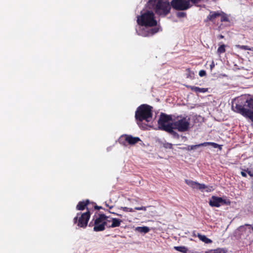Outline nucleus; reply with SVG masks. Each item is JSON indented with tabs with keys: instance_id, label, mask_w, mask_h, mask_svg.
I'll list each match as a JSON object with an SVG mask.
<instances>
[{
	"instance_id": "c9c22d12",
	"label": "nucleus",
	"mask_w": 253,
	"mask_h": 253,
	"mask_svg": "<svg viewBox=\"0 0 253 253\" xmlns=\"http://www.w3.org/2000/svg\"><path fill=\"white\" fill-rule=\"evenodd\" d=\"M241 48L242 49H244V50H249L250 49L248 46H247V45H242V46H241Z\"/></svg>"
},
{
	"instance_id": "2eb2a0df",
	"label": "nucleus",
	"mask_w": 253,
	"mask_h": 253,
	"mask_svg": "<svg viewBox=\"0 0 253 253\" xmlns=\"http://www.w3.org/2000/svg\"><path fill=\"white\" fill-rule=\"evenodd\" d=\"M220 11H210L209 15L207 16V20L214 23L215 19L219 17L220 15Z\"/></svg>"
},
{
	"instance_id": "f03ea898",
	"label": "nucleus",
	"mask_w": 253,
	"mask_h": 253,
	"mask_svg": "<svg viewBox=\"0 0 253 253\" xmlns=\"http://www.w3.org/2000/svg\"><path fill=\"white\" fill-rule=\"evenodd\" d=\"M147 6L149 9H153L157 15L161 17L167 15L171 9L169 2L163 0H149Z\"/></svg>"
},
{
	"instance_id": "b1692460",
	"label": "nucleus",
	"mask_w": 253,
	"mask_h": 253,
	"mask_svg": "<svg viewBox=\"0 0 253 253\" xmlns=\"http://www.w3.org/2000/svg\"><path fill=\"white\" fill-rule=\"evenodd\" d=\"M205 253H226V252L223 249L218 248L215 250H211L206 252Z\"/></svg>"
},
{
	"instance_id": "37998d69",
	"label": "nucleus",
	"mask_w": 253,
	"mask_h": 253,
	"mask_svg": "<svg viewBox=\"0 0 253 253\" xmlns=\"http://www.w3.org/2000/svg\"><path fill=\"white\" fill-rule=\"evenodd\" d=\"M219 38L220 39H223V38H224V36H223V35H220L219 36Z\"/></svg>"
},
{
	"instance_id": "412c9836",
	"label": "nucleus",
	"mask_w": 253,
	"mask_h": 253,
	"mask_svg": "<svg viewBox=\"0 0 253 253\" xmlns=\"http://www.w3.org/2000/svg\"><path fill=\"white\" fill-rule=\"evenodd\" d=\"M203 146H207L211 145L214 148H218L220 150L222 149V145H219L217 143L211 142H206L202 143Z\"/></svg>"
},
{
	"instance_id": "72a5a7b5",
	"label": "nucleus",
	"mask_w": 253,
	"mask_h": 253,
	"mask_svg": "<svg viewBox=\"0 0 253 253\" xmlns=\"http://www.w3.org/2000/svg\"><path fill=\"white\" fill-rule=\"evenodd\" d=\"M164 147L166 148H169V149H171L172 147V145L170 143H167L166 144H164Z\"/></svg>"
},
{
	"instance_id": "9d476101",
	"label": "nucleus",
	"mask_w": 253,
	"mask_h": 253,
	"mask_svg": "<svg viewBox=\"0 0 253 253\" xmlns=\"http://www.w3.org/2000/svg\"><path fill=\"white\" fill-rule=\"evenodd\" d=\"M238 230L240 236H248L249 234L253 233V227L250 224H246L245 225L240 226Z\"/></svg>"
},
{
	"instance_id": "a211bd4d",
	"label": "nucleus",
	"mask_w": 253,
	"mask_h": 253,
	"mask_svg": "<svg viewBox=\"0 0 253 253\" xmlns=\"http://www.w3.org/2000/svg\"><path fill=\"white\" fill-rule=\"evenodd\" d=\"M193 236L198 237L201 241L206 244H210L212 243V241L211 239L207 238L205 235H202L200 233H198L197 235H196L194 233Z\"/></svg>"
},
{
	"instance_id": "2f4dec72",
	"label": "nucleus",
	"mask_w": 253,
	"mask_h": 253,
	"mask_svg": "<svg viewBox=\"0 0 253 253\" xmlns=\"http://www.w3.org/2000/svg\"><path fill=\"white\" fill-rule=\"evenodd\" d=\"M134 210H142V211H146V210H147V207H135L134 208Z\"/></svg>"
},
{
	"instance_id": "bb28decb",
	"label": "nucleus",
	"mask_w": 253,
	"mask_h": 253,
	"mask_svg": "<svg viewBox=\"0 0 253 253\" xmlns=\"http://www.w3.org/2000/svg\"><path fill=\"white\" fill-rule=\"evenodd\" d=\"M225 51V45L224 44L220 45L217 50V53L219 54L224 53Z\"/></svg>"
},
{
	"instance_id": "6ab92c4d",
	"label": "nucleus",
	"mask_w": 253,
	"mask_h": 253,
	"mask_svg": "<svg viewBox=\"0 0 253 253\" xmlns=\"http://www.w3.org/2000/svg\"><path fill=\"white\" fill-rule=\"evenodd\" d=\"M189 87L191 90L196 93H205L207 92L208 90L207 88H200L195 86H190Z\"/></svg>"
},
{
	"instance_id": "4468645a",
	"label": "nucleus",
	"mask_w": 253,
	"mask_h": 253,
	"mask_svg": "<svg viewBox=\"0 0 253 253\" xmlns=\"http://www.w3.org/2000/svg\"><path fill=\"white\" fill-rule=\"evenodd\" d=\"M238 106H241L243 107L245 109L250 110L252 112H253V111L251 110L250 109H253V98H250L249 99H248L246 100L245 104L244 106L242 105L237 104L236 106V109L237 111V112L241 114L238 109H237Z\"/></svg>"
},
{
	"instance_id": "20e7f679",
	"label": "nucleus",
	"mask_w": 253,
	"mask_h": 253,
	"mask_svg": "<svg viewBox=\"0 0 253 253\" xmlns=\"http://www.w3.org/2000/svg\"><path fill=\"white\" fill-rule=\"evenodd\" d=\"M172 115H168L164 113H161L158 121L159 128L161 130H165L171 134H177V133L173 131L172 123L166 124L169 121L173 122V118Z\"/></svg>"
},
{
	"instance_id": "ea45409f",
	"label": "nucleus",
	"mask_w": 253,
	"mask_h": 253,
	"mask_svg": "<svg viewBox=\"0 0 253 253\" xmlns=\"http://www.w3.org/2000/svg\"><path fill=\"white\" fill-rule=\"evenodd\" d=\"M94 208H95V209H97V210H100V209H102V208L101 207H99V206H95L94 207Z\"/></svg>"
},
{
	"instance_id": "6e6552de",
	"label": "nucleus",
	"mask_w": 253,
	"mask_h": 253,
	"mask_svg": "<svg viewBox=\"0 0 253 253\" xmlns=\"http://www.w3.org/2000/svg\"><path fill=\"white\" fill-rule=\"evenodd\" d=\"M173 8L177 10H185L192 6L189 0H172L170 2Z\"/></svg>"
},
{
	"instance_id": "a878e982",
	"label": "nucleus",
	"mask_w": 253,
	"mask_h": 253,
	"mask_svg": "<svg viewBox=\"0 0 253 253\" xmlns=\"http://www.w3.org/2000/svg\"><path fill=\"white\" fill-rule=\"evenodd\" d=\"M137 229L139 232L144 233H148L150 231L149 228L146 226L138 227Z\"/></svg>"
},
{
	"instance_id": "39448f33",
	"label": "nucleus",
	"mask_w": 253,
	"mask_h": 253,
	"mask_svg": "<svg viewBox=\"0 0 253 253\" xmlns=\"http://www.w3.org/2000/svg\"><path fill=\"white\" fill-rule=\"evenodd\" d=\"M190 119L183 117L182 115L175 117L173 116V129H176L180 132L188 130L190 126Z\"/></svg>"
},
{
	"instance_id": "ddd939ff",
	"label": "nucleus",
	"mask_w": 253,
	"mask_h": 253,
	"mask_svg": "<svg viewBox=\"0 0 253 253\" xmlns=\"http://www.w3.org/2000/svg\"><path fill=\"white\" fill-rule=\"evenodd\" d=\"M237 109L242 116L250 119L253 122V112L245 109L241 106H238Z\"/></svg>"
},
{
	"instance_id": "4c0bfd02",
	"label": "nucleus",
	"mask_w": 253,
	"mask_h": 253,
	"mask_svg": "<svg viewBox=\"0 0 253 253\" xmlns=\"http://www.w3.org/2000/svg\"><path fill=\"white\" fill-rule=\"evenodd\" d=\"M241 174L243 177H246L247 176L246 173L244 171H241Z\"/></svg>"
},
{
	"instance_id": "1a4fd4ad",
	"label": "nucleus",
	"mask_w": 253,
	"mask_h": 253,
	"mask_svg": "<svg viewBox=\"0 0 253 253\" xmlns=\"http://www.w3.org/2000/svg\"><path fill=\"white\" fill-rule=\"evenodd\" d=\"M209 203L210 206L212 207L218 208L221 205H230L231 202L229 200H225L221 197L212 196Z\"/></svg>"
},
{
	"instance_id": "4be33fe9",
	"label": "nucleus",
	"mask_w": 253,
	"mask_h": 253,
	"mask_svg": "<svg viewBox=\"0 0 253 253\" xmlns=\"http://www.w3.org/2000/svg\"><path fill=\"white\" fill-rule=\"evenodd\" d=\"M220 21L221 22H229V19L228 15L224 13V12L220 11Z\"/></svg>"
},
{
	"instance_id": "393cba45",
	"label": "nucleus",
	"mask_w": 253,
	"mask_h": 253,
	"mask_svg": "<svg viewBox=\"0 0 253 253\" xmlns=\"http://www.w3.org/2000/svg\"><path fill=\"white\" fill-rule=\"evenodd\" d=\"M186 71L187 72L186 74V78H189L190 79H193L194 76V72L193 71H191L190 68L186 69Z\"/></svg>"
},
{
	"instance_id": "dca6fc26",
	"label": "nucleus",
	"mask_w": 253,
	"mask_h": 253,
	"mask_svg": "<svg viewBox=\"0 0 253 253\" xmlns=\"http://www.w3.org/2000/svg\"><path fill=\"white\" fill-rule=\"evenodd\" d=\"M89 203L90 202L89 200L80 201L77 205L76 209L79 211H83L84 210L85 208H86V209H88L87 206L89 204Z\"/></svg>"
},
{
	"instance_id": "f257e3e1",
	"label": "nucleus",
	"mask_w": 253,
	"mask_h": 253,
	"mask_svg": "<svg viewBox=\"0 0 253 253\" xmlns=\"http://www.w3.org/2000/svg\"><path fill=\"white\" fill-rule=\"evenodd\" d=\"M153 107L149 105L143 104L138 106L135 113V119L139 126L145 129L147 125L143 124L144 121L147 123L150 122L153 116Z\"/></svg>"
},
{
	"instance_id": "aec40b11",
	"label": "nucleus",
	"mask_w": 253,
	"mask_h": 253,
	"mask_svg": "<svg viewBox=\"0 0 253 253\" xmlns=\"http://www.w3.org/2000/svg\"><path fill=\"white\" fill-rule=\"evenodd\" d=\"M159 31V28H154L149 29V30L147 31L143 35V36L144 37H150L154 35Z\"/></svg>"
},
{
	"instance_id": "cd10ccee",
	"label": "nucleus",
	"mask_w": 253,
	"mask_h": 253,
	"mask_svg": "<svg viewBox=\"0 0 253 253\" xmlns=\"http://www.w3.org/2000/svg\"><path fill=\"white\" fill-rule=\"evenodd\" d=\"M200 146H203L202 145V143L198 144V145H191V146H188V148L187 149V150L190 151L192 150L193 149H196L197 148H198Z\"/></svg>"
},
{
	"instance_id": "e433bc0d",
	"label": "nucleus",
	"mask_w": 253,
	"mask_h": 253,
	"mask_svg": "<svg viewBox=\"0 0 253 253\" xmlns=\"http://www.w3.org/2000/svg\"><path fill=\"white\" fill-rule=\"evenodd\" d=\"M121 209L123 210V211L125 212H128V208L127 207H121Z\"/></svg>"
},
{
	"instance_id": "473e14b6",
	"label": "nucleus",
	"mask_w": 253,
	"mask_h": 253,
	"mask_svg": "<svg viewBox=\"0 0 253 253\" xmlns=\"http://www.w3.org/2000/svg\"><path fill=\"white\" fill-rule=\"evenodd\" d=\"M199 75L200 77H204L206 75V72L205 70H201L199 73Z\"/></svg>"
},
{
	"instance_id": "a19ab883",
	"label": "nucleus",
	"mask_w": 253,
	"mask_h": 253,
	"mask_svg": "<svg viewBox=\"0 0 253 253\" xmlns=\"http://www.w3.org/2000/svg\"><path fill=\"white\" fill-rule=\"evenodd\" d=\"M134 210L132 208H128V212H134Z\"/></svg>"
},
{
	"instance_id": "f8f14e48",
	"label": "nucleus",
	"mask_w": 253,
	"mask_h": 253,
	"mask_svg": "<svg viewBox=\"0 0 253 253\" xmlns=\"http://www.w3.org/2000/svg\"><path fill=\"white\" fill-rule=\"evenodd\" d=\"M185 182L192 188L199 189L201 191H203V189L206 187V185L205 184L199 183L191 180L185 179Z\"/></svg>"
},
{
	"instance_id": "7c9ffc66",
	"label": "nucleus",
	"mask_w": 253,
	"mask_h": 253,
	"mask_svg": "<svg viewBox=\"0 0 253 253\" xmlns=\"http://www.w3.org/2000/svg\"><path fill=\"white\" fill-rule=\"evenodd\" d=\"M213 190V188L212 186L208 187V186H206V187L203 189V191L205 190L206 192H211V191H212Z\"/></svg>"
},
{
	"instance_id": "f3484780",
	"label": "nucleus",
	"mask_w": 253,
	"mask_h": 253,
	"mask_svg": "<svg viewBox=\"0 0 253 253\" xmlns=\"http://www.w3.org/2000/svg\"><path fill=\"white\" fill-rule=\"evenodd\" d=\"M111 218V224H107V228H115L120 226L121 223L122 222L121 219L116 218Z\"/></svg>"
},
{
	"instance_id": "7ed1b4c3",
	"label": "nucleus",
	"mask_w": 253,
	"mask_h": 253,
	"mask_svg": "<svg viewBox=\"0 0 253 253\" xmlns=\"http://www.w3.org/2000/svg\"><path fill=\"white\" fill-rule=\"evenodd\" d=\"M137 22L139 25L146 27H152L157 25L154 13L151 11H147L141 15L138 16Z\"/></svg>"
},
{
	"instance_id": "c756f323",
	"label": "nucleus",
	"mask_w": 253,
	"mask_h": 253,
	"mask_svg": "<svg viewBox=\"0 0 253 253\" xmlns=\"http://www.w3.org/2000/svg\"><path fill=\"white\" fill-rule=\"evenodd\" d=\"M203 0H189L190 3L194 5H197L199 3L201 2Z\"/></svg>"
},
{
	"instance_id": "f704fd0d",
	"label": "nucleus",
	"mask_w": 253,
	"mask_h": 253,
	"mask_svg": "<svg viewBox=\"0 0 253 253\" xmlns=\"http://www.w3.org/2000/svg\"><path fill=\"white\" fill-rule=\"evenodd\" d=\"M245 171L248 173V174L251 177H253V171L250 170L249 169L245 170Z\"/></svg>"
},
{
	"instance_id": "5701e85b",
	"label": "nucleus",
	"mask_w": 253,
	"mask_h": 253,
	"mask_svg": "<svg viewBox=\"0 0 253 253\" xmlns=\"http://www.w3.org/2000/svg\"><path fill=\"white\" fill-rule=\"evenodd\" d=\"M173 248L175 250L182 253H187L188 251L187 248L185 246H175Z\"/></svg>"
},
{
	"instance_id": "9b49d317",
	"label": "nucleus",
	"mask_w": 253,
	"mask_h": 253,
	"mask_svg": "<svg viewBox=\"0 0 253 253\" xmlns=\"http://www.w3.org/2000/svg\"><path fill=\"white\" fill-rule=\"evenodd\" d=\"M124 139L125 141L127 142L130 145H134L141 141L138 137H133L131 135L125 134L121 136L120 137V141Z\"/></svg>"
},
{
	"instance_id": "c85d7f7f",
	"label": "nucleus",
	"mask_w": 253,
	"mask_h": 253,
	"mask_svg": "<svg viewBox=\"0 0 253 253\" xmlns=\"http://www.w3.org/2000/svg\"><path fill=\"white\" fill-rule=\"evenodd\" d=\"M176 15L178 18H183L186 16V13L185 12H178Z\"/></svg>"
},
{
	"instance_id": "79ce46f5",
	"label": "nucleus",
	"mask_w": 253,
	"mask_h": 253,
	"mask_svg": "<svg viewBox=\"0 0 253 253\" xmlns=\"http://www.w3.org/2000/svg\"><path fill=\"white\" fill-rule=\"evenodd\" d=\"M210 67L211 69H212L214 67V64L213 62H212L211 64L210 65Z\"/></svg>"
},
{
	"instance_id": "423d86ee",
	"label": "nucleus",
	"mask_w": 253,
	"mask_h": 253,
	"mask_svg": "<svg viewBox=\"0 0 253 253\" xmlns=\"http://www.w3.org/2000/svg\"><path fill=\"white\" fill-rule=\"evenodd\" d=\"M107 216L104 214H99L98 216L94 218L93 224L90 222L89 226H93V230L95 232L102 231L105 229V227H107L108 221L107 220Z\"/></svg>"
},
{
	"instance_id": "0eeeda50",
	"label": "nucleus",
	"mask_w": 253,
	"mask_h": 253,
	"mask_svg": "<svg viewBox=\"0 0 253 253\" xmlns=\"http://www.w3.org/2000/svg\"><path fill=\"white\" fill-rule=\"evenodd\" d=\"M78 213L77 216L74 219V223H77V225L80 227L85 228L87 225L88 220L90 217V213L89 211L85 212L81 214Z\"/></svg>"
},
{
	"instance_id": "58836bf2",
	"label": "nucleus",
	"mask_w": 253,
	"mask_h": 253,
	"mask_svg": "<svg viewBox=\"0 0 253 253\" xmlns=\"http://www.w3.org/2000/svg\"><path fill=\"white\" fill-rule=\"evenodd\" d=\"M106 218H107V220L108 221V224H111L112 223L111 218H109V217L108 216H107Z\"/></svg>"
}]
</instances>
